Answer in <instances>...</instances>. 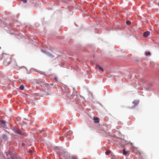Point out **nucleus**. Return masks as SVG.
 I'll list each match as a JSON object with an SVG mask.
<instances>
[{
    "instance_id": "1",
    "label": "nucleus",
    "mask_w": 159,
    "mask_h": 159,
    "mask_svg": "<svg viewBox=\"0 0 159 159\" xmlns=\"http://www.w3.org/2000/svg\"><path fill=\"white\" fill-rule=\"evenodd\" d=\"M0 124L2 126L3 128L6 129L8 128V124L5 120H0Z\"/></svg>"
},
{
    "instance_id": "2",
    "label": "nucleus",
    "mask_w": 159,
    "mask_h": 159,
    "mask_svg": "<svg viewBox=\"0 0 159 159\" xmlns=\"http://www.w3.org/2000/svg\"><path fill=\"white\" fill-rule=\"evenodd\" d=\"M13 130L14 132L18 134H24V133H22L20 130L19 129H17L15 128L13 129Z\"/></svg>"
},
{
    "instance_id": "3",
    "label": "nucleus",
    "mask_w": 159,
    "mask_h": 159,
    "mask_svg": "<svg viewBox=\"0 0 159 159\" xmlns=\"http://www.w3.org/2000/svg\"><path fill=\"white\" fill-rule=\"evenodd\" d=\"M150 34V32L148 31L144 32L143 33V36L145 37H148Z\"/></svg>"
},
{
    "instance_id": "4",
    "label": "nucleus",
    "mask_w": 159,
    "mask_h": 159,
    "mask_svg": "<svg viewBox=\"0 0 159 159\" xmlns=\"http://www.w3.org/2000/svg\"><path fill=\"white\" fill-rule=\"evenodd\" d=\"M48 84L44 82H42L41 83V85L42 86H47Z\"/></svg>"
},
{
    "instance_id": "5",
    "label": "nucleus",
    "mask_w": 159,
    "mask_h": 159,
    "mask_svg": "<svg viewBox=\"0 0 159 159\" xmlns=\"http://www.w3.org/2000/svg\"><path fill=\"white\" fill-rule=\"evenodd\" d=\"M41 51L42 52H45V53H46L49 56H50L51 57H53V56L51 54H50V53H48V52H47L46 51H44L43 49L41 50Z\"/></svg>"
},
{
    "instance_id": "6",
    "label": "nucleus",
    "mask_w": 159,
    "mask_h": 159,
    "mask_svg": "<svg viewBox=\"0 0 159 159\" xmlns=\"http://www.w3.org/2000/svg\"><path fill=\"white\" fill-rule=\"evenodd\" d=\"M96 68L97 69L98 68L99 70H101L102 71H104L103 69L99 65H97Z\"/></svg>"
},
{
    "instance_id": "7",
    "label": "nucleus",
    "mask_w": 159,
    "mask_h": 159,
    "mask_svg": "<svg viewBox=\"0 0 159 159\" xmlns=\"http://www.w3.org/2000/svg\"><path fill=\"white\" fill-rule=\"evenodd\" d=\"M139 103V101H134L133 102V103L134 104V107L137 104Z\"/></svg>"
},
{
    "instance_id": "8",
    "label": "nucleus",
    "mask_w": 159,
    "mask_h": 159,
    "mask_svg": "<svg viewBox=\"0 0 159 159\" xmlns=\"http://www.w3.org/2000/svg\"><path fill=\"white\" fill-rule=\"evenodd\" d=\"M93 119L95 123H98L99 122V120L98 118L94 117Z\"/></svg>"
},
{
    "instance_id": "9",
    "label": "nucleus",
    "mask_w": 159,
    "mask_h": 159,
    "mask_svg": "<svg viewBox=\"0 0 159 159\" xmlns=\"http://www.w3.org/2000/svg\"><path fill=\"white\" fill-rule=\"evenodd\" d=\"M123 153L124 155H126L127 153V152L126 151L125 149H123Z\"/></svg>"
},
{
    "instance_id": "10",
    "label": "nucleus",
    "mask_w": 159,
    "mask_h": 159,
    "mask_svg": "<svg viewBox=\"0 0 159 159\" xmlns=\"http://www.w3.org/2000/svg\"><path fill=\"white\" fill-rule=\"evenodd\" d=\"M24 86L23 85H21L20 87V89L21 90H23L24 89Z\"/></svg>"
},
{
    "instance_id": "11",
    "label": "nucleus",
    "mask_w": 159,
    "mask_h": 159,
    "mask_svg": "<svg viewBox=\"0 0 159 159\" xmlns=\"http://www.w3.org/2000/svg\"><path fill=\"white\" fill-rule=\"evenodd\" d=\"M126 23L128 25H130L131 24V22L129 21V20H128L126 22Z\"/></svg>"
},
{
    "instance_id": "12",
    "label": "nucleus",
    "mask_w": 159,
    "mask_h": 159,
    "mask_svg": "<svg viewBox=\"0 0 159 159\" xmlns=\"http://www.w3.org/2000/svg\"><path fill=\"white\" fill-rule=\"evenodd\" d=\"M146 55H149L150 54V53L149 52H148L146 53Z\"/></svg>"
},
{
    "instance_id": "13",
    "label": "nucleus",
    "mask_w": 159,
    "mask_h": 159,
    "mask_svg": "<svg viewBox=\"0 0 159 159\" xmlns=\"http://www.w3.org/2000/svg\"><path fill=\"white\" fill-rule=\"evenodd\" d=\"M28 152L30 154H32L33 153V151L31 150H30Z\"/></svg>"
},
{
    "instance_id": "14",
    "label": "nucleus",
    "mask_w": 159,
    "mask_h": 159,
    "mask_svg": "<svg viewBox=\"0 0 159 159\" xmlns=\"http://www.w3.org/2000/svg\"><path fill=\"white\" fill-rule=\"evenodd\" d=\"M105 154L106 155H108L109 154V152L108 151H107L105 152Z\"/></svg>"
},
{
    "instance_id": "15",
    "label": "nucleus",
    "mask_w": 159,
    "mask_h": 159,
    "mask_svg": "<svg viewBox=\"0 0 159 159\" xmlns=\"http://www.w3.org/2000/svg\"><path fill=\"white\" fill-rule=\"evenodd\" d=\"M21 1L24 2L25 3L27 2V0H21Z\"/></svg>"
},
{
    "instance_id": "16",
    "label": "nucleus",
    "mask_w": 159,
    "mask_h": 159,
    "mask_svg": "<svg viewBox=\"0 0 159 159\" xmlns=\"http://www.w3.org/2000/svg\"><path fill=\"white\" fill-rule=\"evenodd\" d=\"M69 134H72V131H69Z\"/></svg>"
},
{
    "instance_id": "17",
    "label": "nucleus",
    "mask_w": 159,
    "mask_h": 159,
    "mask_svg": "<svg viewBox=\"0 0 159 159\" xmlns=\"http://www.w3.org/2000/svg\"><path fill=\"white\" fill-rule=\"evenodd\" d=\"M25 143H22V145L23 146H24L25 145Z\"/></svg>"
},
{
    "instance_id": "18",
    "label": "nucleus",
    "mask_w": 159,
    "mask_h": 159,
    "mask_svg": "<svg viewBox=\"0 0 159 159\" xmlns=\"http://www.w3.org/2000/svg\"><path fill=\"white\" fill-rule=\"evenodd\" d=\"M72 158H73V159H77V158H75V157H72Z\"/></svg>"
},
{
    "instance_id": "19",
    "label": "nucleus",
    "mask_w": 159,
    "mask_h": 159,
    "mask_svg": "<svg viewBox=\"0 0 159 159\" xmlns=\"http://www.w3.org/2000/svg\"><path fill=\"white\" fill-rule=\"evenodd\" d=\"M55 80L56 81H57V78L56 77H55Z\"/></svg>"
},
{
    "instance_id": "20",
    "label": "nucleus",
    "mask_w": 159,
    "mask_h": 159,
    "mask_svg": "<svg viewBox=\"0 0 159 159\" xmlns=\"http://www.w3.org/2000/svg\"><path fill=\"white\" fill-rule=\"evenodd\" d=\"M12 159H17V158L16 157H13V158H12Z\"/></svg>"
}]
</instances>
